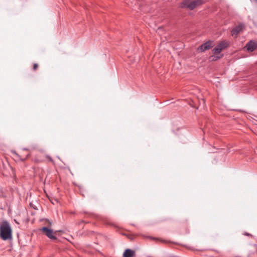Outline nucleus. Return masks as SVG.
<instances>
[{
	"label": "nucleus",
	"instance_id": "nucleus-9",
	"mask_svg": "<svg viewBox=\"0 0 257 257\" xmlns=\"http://www.w3.org/2000/svg\"><path fill=\"white\" fill-rule=\"evenodd\" d=\"M38 67V64H34L33 66V69L34 70H36Z\"/></svg>",
	"mask_w": 257,
	"mask_h": 257
},
{
	"label": "nucleus",
	"instance_id": "nucleus-8",
	"mask_svg": "<svg viewBox=\"0 0 257 257\" xmlns=\"http://www.w3.org/2000/svg\"><path fill=\"white\" fill-rule=\"evenodd\" d=\"M135 255V251L130 249H126L123 254V257H133Z\"/></svg>",
	"mask_w": 257,
	"mask_h": 257
},
{
	"label": "nucleus",
	"instance_id": "nucleus-11",
	"mask_svg": "<svg viewBox=\"0 0 257 257\" xmlns=\"http://www.w3.org/2000/svg\"><path fill=\"white\" fill-rule=\"evenodd\" d=\"M49 159L50 160V161H52V159L51 158H49Z\"/></svg>",
	"mask_w": 257,
	"mask_h": 257
},
{
	"label": "nucleus",
	"instance_id": "nucleus-7",
	"mask_svg": "<svg viewBox=\"0 0 257 257\" xmlns=\"http://www.w3.org/2000/svg\"><path fill=\"white\" fill-rule=\"evenodd\" d=\"M242 26L239 25L233 29L231 31V35L232 36L236 37L237 34L239 33V32L242 30Z\"/></svg>",
	"mask_w": 257,
	"mask_h": 257
},
{
	"label": "nucleus",
	"instance_id": "nucleus-2",
	"mask_svg": "<svg viewBox=\"0 0 257 257\" xmlns=\"http://www.w3.org/2000/svg\"><path fill=\"white\" fill-rule=\"evenodd\" d=\"M228 46L227 42L223 41L220 42L216 47L212 50L213 55L210 57L211 61H216L222 57L223 55L220 53Z\"/></svg>",
	"mask_w": 257,
	"mask_h": 257
},
{
	"label": "nucleus",
	"instance_id": "nucleus-10",
	"mask_svg": "<svg viewBox=\"0 0 257 257\" xmlns=\"http://www.w3.org/2000/svg\"><path fill=\"white\" fill-rule=\"evenodd\" d=\"M48 223H49V225H52V222H50L48 220Z\"/></svg>",
	"mask_w": 257,
	"mask_h": 257
},
{
	"label": "nucleus",
	"instance_id": "nucleus-3",
	"mask_svg": "<svg viewBox=\"0 0 257 257\" xmlns=\"http://www.w3.org/2000/svg\"><path fill=\"white\" fill-rule=\"evenodd\" d=\"M202 0H194L192 1H187L185 2V4L188 8L193 10L202 5Z\"/></svg>",
	"mask_w": 257,
	"mask_h": 257
},
{
	"label": "nucleus",
	"instance_id": "nucleus-6",
	"mask_svg": "<svg viewBox=\"0 0 257 257\" xmlns=\"http://www.w3.org/2000/svg\"><path fill=\"white\" fill-rule=\"evenodd\" d=\"M246 47L248 51L252 52L255 49L256 45L254 42L250 41L246 44Z\"/></svg>",
	"mask_w": 257,
	"mask_h": 257
},
{
	"label": "nucleus",
	"instance_id": "nucleus-5",
	"mask_svg": "<svg viewBox=\"0 0 257 257\" xmlns=\"http://www.w3.org/2000/svg\"><path fill=\"white\" fill-rule=\"evenodd\" d=\"M212 42L211 41H208L203 44L198 48V51L200 52H202L206 50L209 49L212 47Z\"/></svg>",
	"mask_w": 257,
	"mask_h": 257
},
{
	"label": "nucleus",
	"instance_id": "nucleus-1",
	"mask_svg": "<svg viewBox=\"0 0 257 257\" xmlns=\"http://www.w3.org/2000/svg\"><path fill=\"white\" fill-rule=\"evenodd\" d=\"M0 237L4 240L12 238V228L10 224L7 221H4L1 223Z\"/></svg>",
	"mask_w": 257,
	"mask_h": 257
},
{
	"label": "nucleus",
	"instance_id": "nucleus-4",
	"mask_svg": "<svg viewBox=\"0 0 257 257\" xmlns=\"http://www.w3.org/2000/svg\"><path fill=\"white\" fill-rule=\"evenodd\" d=\"M40 230L50 239H56V237L55 236V234H56L57 231L53 232L52 229H49L47 227H43Z\"/></svg>",
	"mask_w": 257,
	"mask_h": 257
}]
</instances>
